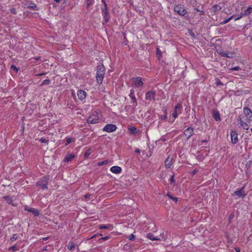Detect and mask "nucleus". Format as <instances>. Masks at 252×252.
Wrapping results in <instances>:
<instances>
[{
    "label": "nucleus",
    "instance_id": "obj_1",
    "mask_svg": "<svg viewBox=\"0 0 252 252\" xmlns=\"http://www.w3.org/2000/svg\"><path fill=\"white\" fill-rule=\"evenodd\" d=\"M105 74V68L103 64H99L97 67L96 78L98 84H101L102 82L104 75Z\"/></svg>",
    "mask_w": 252,
    "mask_h": 252
},
{
    "label": "nucleus",
    "instance_id": "obj_2",
    "mask_svg": "<svg viewBox=\"0 0 252 252\" xmlns=\"http://www.w3.org/2000/svg\"><path fill=\"white\" fill-rule=\"evenodd\" d=\"M132 86L135 88L141 90L144 86V82L142 81V78L140 77L133 78L132 79Z\"/></svg>",
    "mask_w": 252,
    "mask_h": 252
},
{
    "label": "nucleus",
    "instance_id": "obj_3",
    "mask_svg": "<svg viewBox=\"0 0 252 252\" xmlns=\"http://www.w3.org/2000/svg\"><path fill=\"white\" fill-rule=\"evenodd\" d=\"M238 125H239V127L243 128L244 129L248 130L249 128V126L248 124V122L243 117V115H240L239 118L237 119Z\"/></svg>",
    "mask_w": 252,
    "mask_h": 252
},
{
    "label": "nucleus",
    "instance_id": "obj_4",
    "mask_svg": "<svg viewBox=\"0 0 252 252\" xmlns=\"http://www.w3.org/2000/svg\"><path fill=\"white\" fill-rule=\"evenodd\" d=\"M238 125H239V127L243 128L244 129L248 130L249 128V126L248 124V122L243 117V115H240L239 118L237 119Z\"/></svg>",
    "mask_w": 252,
    "mask_h": 252
},
{
    "label": "nucleus",
    "instance_id": "obj_5",
    "mask_svg": "<svg viewBox=\"0 0 252 252\" xmlns=\"http://www.w3.org/2000/svg\"><path fill=\"white\" fill-rule=\"evenodd\" d=\"M243 114L241 115H243V117H245V118L246 119L248 122H251L252 121V111L248 107H245L243 109Z\"/></svg>",
    "mask_w": 252,
    "mask_h": 252
},
{
    "label": "nucleus",
    "instance_id": "obj_6",
    "mask_svg": "<svg viewBox=\"0 0 252 252\" xmlns=\"http://www.w3.org/2000/svg\"><path fill=\"white\" fill-rule=\"evenodd\" d=\"M155 96L156 91L153 90L148 91L145 94L146 99L150 101L155 100Z\"/></svg>",
    "mask_w": 252,
    "mask_h": 252
},
{
    "label": "nucleus",
    "instance_id": "obj_7",
    "mask_svg": "<svg viewBox=\"0 0 252 252\" xmlns=\"http://www.w3.org/2000/svg\"><path fill=\"white\" fill-rule=\"evenodd\" d=\"M99 122V119L98 117L95 114L90 115L87 120V122L89 124H94L98 123Z\"/></svg>",
    "mask_w": 252,
    "mask_h": 252
},
{
    "label": "nucleus",
    "instance_id": "obj_8",
    "mask_svg": "<svg viewBox=\"0 0 252 252\" xmlns=\"http://www.w3.org/2000/svg\"><path fill=\"white\" fill-rule=\"evenodd\" d=\"M182 108V105L181 103H178L174 107V112L172 113L173 117L175 119L178 117V113H181V109Z\"/></svg>",
    "mask_w": 252,
    "mask_h": 252
},
{
    "label": "nucleus",
    "instance_id": "obj_9",
    "mask_svg": "<svg viewBox=\"0 0 252 252\" xmlns=\"http://www.w3.org/2000/svg\"><path fill=\"white\" fill-rule=\"evenodd\" d=\"M117 129V126L114 124H107L103 128V130L107 132H112L115 131Z\"/></svg>",
    "mask_w": 252,
    "mask_h": 252
},
{
    "label": "nucleus",
    "instance_id": "obj_10",
    "mask_svg": "<svg viewBox=\"0 0 252 252\" xmlns=\"http://www.w3.org/2000/svg\"><path fill=\"white\" fill-rule=\"evenodd\" d=\"M147 238L151 240L155 241H161V240H165L166 238H165L164 236V233H162L160 234V237H155L154 236V235L152 234H148L147 236Z\"/></svg>",
    "mask_w": 252,
    "mask_h": 252
},
{
    "label": "nucleus",
    "instance_id": "obj_11",
    "mask_svg": "<svg viewBox=\"0 0 252 252\" xmlns=\"http://www.w3.org/2000/svg\"><path fill=\"white\" fill-rule=\"evenodd\" d=\"M174 10L181 16H185L187 13L184 8L181 5L176 6L174 8Z\"/></svg>",
    "mask_w": 252,
    "mask_h": 252
},
{
    "label": "nucleus",
    "instance_id": "obj_12",
    "mask_svg": "<svg viewBox=\"0 0 252 252\" xmlns=\"http://www.w3.org/2000/svg\"><path fill=\"white\" fill-rule=\"evenodd\" d=\"M193 128L191 127H189L185 130L184 134L187 139H189L193 135Z\"/></svg>",
    "mask_w": 252,
    "mask_h": 252
},
{
    "label": "nucleus",
    "instance_id": "obj_13",
    "mask_svg": "<svg viewBox=\"0 0 252 252\" xmlns=\"http://www.w3.org/2000/svg\"><path fill=\"white\" fill-rule=\"evenodd\" d=\"M231 140L233 144H236L238 142V134L235 131H231L230 133Z\"/></svg>",
    "mask_w": 252,
    "mask_h": 252
},
{
    "label": "nucleus",
    "instance_id": "obj_14",
    "mask_svg": "<svg viewBox=\"0 0 252 252\" xmlns=\"http://www.w3.org/2000/svg\"><path fill=\"white\" fill-rule=\"evenodd\" d=\"M110 171L115 174H119L122 172V168L118 166H114L111 167Z\"/></svg>",
    "mask_w": 252,
    "mask_h": 252
},
{
    "label": "nucleus",
    "instance_id": "obj_15",
    "mask_svg": "<svg viewBox=\"0 0 252 252\" xmlns=\"http://www.w3.org/2000/svg\"><path fill=\"white\" fill-rule=\"evenodd\" d=\"M86 92L83 90H79L77 92V95L81 100L84 99L86 97Z\"/></svg>",
    "mask_w": 252,
    "mask_h": 252
},
{
    "label": "nucleus",
    "instance_id": "obj_16",
    "mask_svg": "<svg viewBox=\"0 0 252 252\" xmlns=\"http://www.w3.org/2000/svg\"><path fill=\"white\" fill-rule=\"evenodd\" d=\"M173 163V158L168 157L165 160V165L166 168H169Z\"/></svg>",
    "mask_w": 252,
    "mask_h": 252
},
{
    "label": "nucleus",
    "instance_id": "obj_17",
    "mask_svg": "<svg viewBox=\"0 0 252 252\" xmlns=\"http://www.w3.org/2000/svg\"><path fill=\"white\" fill-rule=\"evenodd\" d=\"M233 195H236V196H238V197H240L242 196H245L246 194L244 193V191L243 190V188H242L240 190L235 191L233 193Z\"/></svg>",
    "mask_w": 252,
    "mask_h": 252
},
{
    "label": "nucleus",
    "instance_id": "obj_18",
    "mask_svg": "<svg viewBox=\"0 0 252 252\" xmlns=\"http://www.w3.org/2000/svg\"><path fill=\"white\" fill-rule=\"evenodd\" d=\"M25 210L26 211H28V212H31L35 216H38L39 215L38 211L37 209H35L34 208H29L26 207L25 208Z\"/></svg>",
    "mask_w": 252,
    "mask_h": 252
},
{
    "label": "nucleus",
    "instance_id": "obj_19",
    "mask_svg": "<svg viewBox=\"0 0 252 252\" xmlns=\"http://www.w3.org/2000/svg\"><path fill=\"white\" fill-rule=\"evenodd\" d=\"M102 2L103 3L104 7L101 8L102 14H106L109 13L107 5L105 0H101Z\"/></svg>",
    "mask_w": 252,
    "mask_h": 252
},
{
    "label": "nucleus",
    "instance_id": "obj_20",
    "mask_svg": "<svg viewBox=\"0 0 252 252\" xmlns=\"http://www.w3.org/2000/svg\"><path fill=\"white\" fill-rule=\"evenodd\" d=\"M128 130L129 132L134 135L137 134L139 132V130L135 127L133 126H129L128 127Z\"/></svg>",
    "mask_w": 252,
    "mask_h": 252
},
{
    "label": "nucleus",
    "instance_id": "obj_21",
    "mask_svg": "<svg viewBox=\"0 0 252 252\" xmlns=\"http://www.w3.org/2000/svg\"><path fill=\"white\" fill-rule=\"evenodd\" d=\"M213 117L216 121H220V117L219 112L214 111L213 113Z\"/></svg>",
    "mask_w": 252,
    "mask_h": 252
},
{
    "label": "nucleus",
    "instance_id": "obj_22",
    "mask_svg": "<svg viewBox=\"0 0 252 252\" xmlns=\"http://www.w3.org/2000/svg\"><path fill=\"white\" fill-rule=\"evenodd\" d=\"M74 158V155L72 154H67L64 158V160L66 162L71 161Z\"/></svg>",
    "mask_w": 252,
    "mask_h": 252
},
{
    "label": "nucleus",
    "instance_id": "obj_23",
    "mask_svg": "<svg viewBox=\"0 0 252 252\" xmlns=\"http://www.w3.org/2000/svg\"><path fill=\"white\" fill-rule=\"evenodd\" d=\"M252 12V7H249L247 9L245 10L243 13L242 15L248 16Z\"/></svg>",
    "mask_w": 252,
    "mask_h": 252
},
{
    "label": "nucleus",
    "instance_id": "obj_24",
    "mask_svg": "<svg viewBox=\"0 0 252 252\" xmlns=\"http://www.w3.org/2000/svg\"><path fill=\"white\" fill-rule=\"evenodd\" d=\"M104 21L105 23H108L109 21V13H106V14H102Z\"/></svg>",
    "mask_w": 252,
    "mask_h": 252
},
{
    "label": "nucleus",
    "instance_id": "obj_25",
    "mask_svg": "<svg viewBox=\"0 0 252 252\" xmlns=\"http://www.w3.org/2000/svg\"><path fill=\"white\" fill-rule=\"evenodd\" d=\"M3 198H4L5 199V200L7 201V202L8 204L14 205L12 203L13 199H12V197L9 196H4L3 197Z\"/></svg>",
    "mask_w": 252,
    "mask_h": 252
},
{
    "label": "nucleus",
    "instance_id": "obj_26",
    "mask_svg": "<svg viewBox=\"0 0 252 252\" xmlns=\"http://www.w3.org/2000/svg\"><path fill=\"white\" fill-rule=\"evenodd\" d=\"M37 185L40 187L43 190L47 189V185H44V184H43V183L38 182L37 183Z\"/></svg>",
    "mask_w": 252,
    "mask_h": 252
},
{
    "label": "nucleus",
    "instance_id": "obj_27",
    "mask_svg": "<svg viewBox=\"0 0 252 252\" xmlns=\"http://www.w3.org/2000/svg\"><path fill=\"white\" fill-rule=\"evenodd\" d=\"M225 57L228 58H233L234 57V52H226Z\"/></svg>",
    "mask_w": 252,
    "mask_h": 252
},
{
    "label": "nucleus",
    "instance_id": "obj_28",
    "mask_svg": "<svg viewBox=\"0 0 252 252\" xmlns=\"http://www.w3.org/2000/svg\"><path fill=\"white\" fill-rule=\"evenodd\" d=\"M48 180H49V178L48 177L45 176V177H43L41 179V180L39 181V182L43 183V184H44V185H47Z\"/></svg>",
    "mask_w": 252,
    "mask_h": 252
},
{
    "label": "nucleus",
    "instance_id": "obj_29",
    "mask_svg": "<svg viewBox=\"0 0 252 252\" xmlns=\"http://www.w3.org/2000/svg\"><path fill=\"white\" fill-rule=\"evenodd\" d=\"M167 196L171 199H172L174 202L177 203L178 202V198L176 197L173 196L171 194L168 193Z\"/></svg>",
    "mask_w": 252,
    "mask_h": 252
},
{
    "label": "nucleus",
    "instance_id": "obj_30",
    "mask_svg": "<svg viewBox=\"0 0 252 252\" xmlns=\"http://www.w3.org/2000/svg\"><path fill=\"white\" fill-rule=\"evenodd\" d=\"M100 229H110L112 227V225L108 224V225H100L99 226Z\"/></svg>",
    "mask_w": 252,
    "mask_h": 252
},
{
    "label": "nucleus",
    "instance_id": "obj_31",
    "mask_svg": "<svg viewBox=\"0 0 252 252\" xmlns=\"http://www.w3.org/2000/svg\"><path fill=\"white\" fill-rule=\"evenodd\" d=\"M75 244L73 242H69L67 245V249L69 250H72L74 249Z\"/></svg>",
    "mask_w": 252,
    "mask_h": 252
},
{
    "label": "nucleus",
    "instance_id": "obj_32",
    "mask_svg": "<svg viewBox=\"0 0 252 252\" xmlns=\"http://www.w3.org/2000/svg\"><path fill=\"white\" fill-rule=\"evenodd\" d=\"M36 7V5L34 3H29L27 4V8L32 9H35Z\"/></svg>",
    "mask_w": 252,
    "mask_h": 252
},
{
    "label": "nucleus",
    "instance_id": "obj_33",
    "mask_svg": "<svg viewBox=\"0 0 252 252\" xmlns=\"http://www.w3.org/2000/svg\"><path fill=\"white\" fill-rule=\"evenodd\" d=\"M221 7L218 5H215L213 6V10L214 11L216 12L220 10Z\"/></svg>",
    "mask_w": 252,
    "mask_h": 252
},
{
    "label": "nucleus",
    "instance_id": "obj_34",
    "mask_svg": "<svg viewBox=\"0 0 252 252\" xmlns=\"http://www.w3.org/2000/svg\"><path fill=\"white\" fill-rule=\"evenodd\" d=\"M109 162L108 160H105L103 161L98 162L97 165L99 166L107 164Z\"/></svg>",
    "mask_w": 252,
    "mask_h": 252
},
{
    "label": "nucleus",
    "instance_id": "obj_35",
    "mask_svg": "<svg viewBox=\"0 0 252 252\" xmlns=\"http://www.w3.org/2000/svg\"><path fill=\"white\" fill-rule=\"evenodd\" d=\"M240 69H241V68L239 66H235V67L230 68L229 69V73H231V71L239 70Z\"/></svg>",
    "mask_w": 252,
    "mask_h": 252
},
{
    "label": "nucleus",
    "instance_id": "obj_36",
    "mask_svg": "<svg viewBox=\"0 0 252 252\" xmlns=\"http://www.w3.org/2000/svg\"><path fill=\"white\" fill-rule=\"evenodd\" d=\"M50 83V80L49 79L44 80L42 83L40 84V86H43L44 85H49Z\"/></svg>",
    "mask_w": 252,
    "mask_h": 252
},
{
    "label": "nucleus",
    "instance_id": "obj_37",
    "mask_svg": "<svg viewBox=\"0 0 252 252\" xmlns=\"http://www.w3.org/2000/svg\"><path fill=\"white\" fill-rule=\"evenodd\" d=\"M9 251H12L13 252L18 251V249L17 248L16 245H13L12 247H10L9 249Z\"/></svg>",
    "mask_w": 252,
    "mask_h": 252
},
{
    "label": "nucleus",
    "instance_id": "obj_38",
    "mask_svg": "<svg viewBox=\"0 0 252 252\" xmlns=\"http://www.w3.org/2000/svg\"><path fill=\"white\" fill-rule=\"evenodd\" d=\"M17 238H18L17 235L15 234L13 235V236L10 238V240L13 242V241L16 240Z\"/></svg>",
    "mask_w": 252,
    "mask_h": 252
},
{
    "label": "nucleus",
    "instance_id": "obj_39",
    "mask_svg": "<svg viewBox=\"0 0 252 252\" xmlns=\"http://www.w3.org/2000/svg\"><path fill=\"white\" fill-rule=\"evenodd\" d=\"M219 53L221 57H225L226 52H225L223 50L220 51Z\"/></svg>",
    "mask_w": 252,
    "mask_h": 252
},
{
    "label": "nucleus",
    "instance_id": "obj_40",
    "mask_svg": "<svg viewBox=\"0 0 252 252\" xmlns=\"http://www.w3.org/2000/svg\"><path fill=\"white\" fill-rule=\"evenodd\" d=\"M66 143L65 144V145H66H66H68L69 144H70V143L71 142V141H72V139H71V138H69V137L67 138H66Z\"/></svg>",
    "mask_w": 252,
    "mask_h": 252
},
{
    "label": "nucleus",
    "instance_id": "obj_41",
    "mask_svg": "<svg viewBox=\"0 0 252 252\" xmlns=\"http://www.w3.org/2000/svg\"><path fill=\"white\" fill-rule=\"evenodd\" d=\"M129 96H130V97L131 98L132 97H133V96H135L134 95V91L133 90H130V94H129Z\"/></svg>",
    "mask_w": 252,
    "mask_h": 252
},
{
    "label": "nucleus",
    "instance_id": "obj_42",
    "mask_svg": "<svg viewBox=\"0 0 252 252\" xmlns=\"http://www.w3.org/2000/svg\"><path fill=\"white\" fill-rule=\"evenodd\" d=\"M233 17V16H232L230 17H229V18L226 19L223 22H222V23L226 24V23H228L231 19H232Z\"/></svg>",
    "mask_w": 252,
    "mask_h": 252
},
{
    "label": "nucleus",
    "instance_id": "obj_43",
    "mask_svg": "<svg viewBox=\"0 0 252 252\" xmlns=\"http://www.w3.org/2000/svg\"><path fill=\"white\" fill-rule=\"evenodd\" d=\"M109 236H105V237H101L100 238L99 240H103V241H106L108 239H109Z\"/></svg>",
    "mask_w": 252,
    "mask_h": 252
},
{
    "label": "nucleus",
    "instance_id": "obj_44",
    "mask_svg": "<svg viewBox=\"0 0 252 252\" xmlns=\"http://www.w3.org/2000/svg\"><path fill=\"white\" fill-rule=\"evenodd\" d=\"M135 238V236L133 234H130L128 237V239L129 240H133Z\"/></svg>",
    "mask_w": 252,
    "mask_h": 252
},
{
    "label": "nucleus",
    "instance_id": "obj_45",
    "mask_svg": "<svg viewBox=\"0 0 252 252\" xmlns=\"http://www.w3.org/2000/svg\"><path fill=\"white\" fill-rule=\"evenodd\" d=\"M10 12L13 14H16L17 13L16 8H12L10 9Z\"/></svg>",
    "mask_w": 252,
    "mask_h": 252
},
{
    "label": "nucleus",
    "instance_id": "obj_46",
    "mask_svg": "<svg viewBox=\"0 0 252 252\" xmlns=\"http://www.w3.org/2000/svg\"><path fill=\"white\" fill-rule=\"evenodd\" d=\"M39 141L41 142V143H46L47 142V141L45 138H40L39 140Z\"/></svg>",
    "mask_w": 252,
    "mask_h": 252
},
{
    "label": "nucleus",
    "instance_id": "obj_47",
    "mask_svg": "<svg viewBox=\"0 0 252 252\" xmlns=\"http://www.w3.org/2000/svg\"><path fill=\"white\" fill-rule=\"evenodd\" d=\"M157 54L158 57H160L161 55V52L158 48H157Z\"/></svg>",
    "mask_w": 252,
    "mask_h": 252
},
{
    "label": "nucleus",
    "instance_id": "obj_48",
    "mask_svg": "<svg viewBox=\"0 0 252 252\" xmlns=\"http://www.w3.org/2000/svg\"><path fill=\"white\" fill-rule=\"evenodd\" d=\"M90 155V152L89 150H88L87 152H86L85 154V157L86 158H87L88 156H89Z\"/></svg>",
    "mask_w": 252,
    "mask_h": 252
},
{
    "label": "nucleus",
    "instance_id": "obj_49",
    "mask_svg": "<svg viewBox=\"0 0 252 252\" xmlns=\"http://www.w3.org/2000/svg\"><path fill=\"white\" fill-rule=\"evenodd\" d=\"M244 16V15H242V13H241V15L239 16H238L237 18L235 19V21L239 20L242 17Z\"/></svg>",
    "mask_w": 252,
    "mask_h": 252
},
{
    "label": "nucleus",
    "instance_id": "obj_50",
    "mask_svg": "<svg viewBox=\"0 0 252 252\" xmlns=\"http://www.w3.org/2000/svg\"><path fill=\"white\" fill-rule=\"evenodd\" d=\"M216 84L217 85H222L221 81L219 79H217L216 81Z\"/></svg>",
    "mask_w": 252,
    "mask_h": 252
},
{
    "label": "nucleus",
    "instance_id": "obj_51",
    "mask_svg": "<svg viewBox=\"0 0 252 252\" xmlns=\"http://www.w3.org/2000/svg\"><path fill=\"white\" fill-rule=\"evenodd\" d=\"M132 103L133 106H134V107H136L137 106V101H132Z\"/></svg>",
    "mask_w": 252,
    "mask_h": 252
},
{
    "label": "nucleus",
    "instance_id": "obj_52",
    "mask_svg": "<svg viewBox=\"0 0 252 252\" xmlns=\"http://www.w3.org/2000/svg\"><path fill=\"white\" fill-rule=\"evenodd\" d=\"M93 0H87V3L88 5H89L92 3Z\"/></svg>",
    "mask_w": 252,
    "mask_h": 252
},
{
    "label": "nucleus",
    "instance_id": "obj_53",
    "mask_svg": "<svg viewBox=\"0 0 252 252\" xmlns=\"http://www.w3.org/2000/svg\"><path fill=\"white\" fill-rule=\"evenodd\" d=\"M90 195L89 194H86L85 196H84V197L86 198V199H89L90 198Z\"/></svg>",
    "mask_w": 252,
    "mask_h": 252
},
{
    "label": "nucleus",
    "instance_id": "obj_54",
    "mask_svg": "<svg viewBox=\"0 0 252 252\" xmlns=\"http://www.w3.org/2000/svg\"><path fill=\"white\" fill-rule=\"evenodd\" d=\"M131 99L132 100V101H137L136 98L135 96H133V97L131 98Z\"/></svg>",
    "mask_w": 252,
    "mask_h": 252
},
{
    "label": "nucleus",
    "instance_id": "obj_55",
    "mask_svg": "<svg viewBox=\"0 0 252 252\" xmlns=\"http://www.w3.org/2000/svg\"><path fill=\"white\" fill-rule=\"evenodd\" d=\"M235 251H236V252H240V250L238 248H235Z\"/></svg>",
    "mask_w": 252,
    "mask_h": 252
},
{
    "label": "nucleus",
    "instance_id": "obj_56",
    "mask_svg": "<svg viewBox=\"0 0 252 252\" xmlns=\"http://www.w3.org/2000/svg\"><path fill=\"white\" fill-rule=\"evenodd\" d=\"M170 182L172 183L174 182L173 180V176H172L170 179Z\"/></svg>",
    "mask_w": 252,
    "mask_h": 252
},
{
    "label": "nucleus",
    "instance_id": "obj_57",
    "mask_svg": "<svg viewBox=\"0 0 252 252\" xmlns=\"http://www.w3.org/2000/svg\"><path fill=\"white\" fill-rule=\"evenodd\" d=\"M197 11L200 12V15H203L204 14V12L203 11H200L199 10H197Z\"/></svg>",
    "mask_w": 252,
    "mask_h": 252
},
{
    "label": "nucleus",
    "instance_id": "obj_58",
    "mask_svg": "<svg viewBox=\"0 0 252 252\" xmlns=\"http://www.w3.org/2000/svg\"><path fill=\"white\" fill-rule=\"evenodd\" d=\"M197 172V170L196 169H195L193 171L192 173L193 174H195Z\"/></svg>",
    "mask_w": 252,
    "mask_h": 252
},
{
    "label": "nucleus",
    "instance_id": "obj_59",
    "mask_svg": "<svg viewBox=\"0 0 252 252\" xmlns=\"http://www.w3.org/2000/svg\"><path fill=\"white\" fill-rule=\"evenodd\" d=\"M135 152H136V153H140V150H139V149H136V150H135Z\"/></svg>",
    "mask_w": 252,
    "mask_h": 252
},
{
    "label": "nucleus",
    "instance_id": "obj_60",
    "mask_svg": "<svg viewBox=\"0 0 252 252\" xmlns=\"http://www.w3.org/2000/svg\"><path fill=\"white\" fill-rule=\"evenodd\" d=\"M12 67H13L14 68V69H15L17 71H18V69H17V68L15 66L12 65Z\"/></svg>",
    "mask_w": 252,
    "mask_h": 252
},
{
    "label": "nucleus",
    "instance_id": "obj_61",
    "mask_svg": "<svg viewBox=\"0 0 252 252\" xmlns=\"http://www.w3.org/2000/svg\"><path fill=\"white\" fill-rule=\"evenodd\" d=\"M43 74H44V73H40V74H38L36 75H37V76H41V75H42Z\"/></svg>",
    "mask_w": 252,
    "mask_h": 252
},
{
    "label": "nucleus",
    "instance_id": "obj_62",
    "mask_svg": "<svg viewBox=\"0 0 252 252\" xmlns=\"http://www.w3.org/2000/svg\"><path fill=\"white\" fill-rule=\"evenodd\" d=\"M207 142V140H204V141H202V143H206Z\"/></svg>",
    "mask_w": 252,
    "mask_h": 252
},
{
    "label": "nucleus",
    "instance_id": "obj_63",
    "mask_svg": "<svg viewBox=\"0 0 252 252\" xmlns=\"http://www.w3.org/2000/svg\"><path fill=\"white\" fill-rule=\"evenodd\" d=\"M233 217V215H231L230 216V218H232Z\"/></svg>",
    "mask_w": 252,
    "mask_h": 252
},
{
    "label": "nucleus",
    "instance_id": "obj_64",
    "mask_svg": "<svg viewBox=\"0 0 252 252\" xmlns=\"http://www.w3.org/2000/svg\"><path fill=\"white\" fill-rule=\"evenodd\" d=\"M55 1H57V2H59L61 0H54Z\"/></svg>",
    "mask_w": 252,
    "mask_h": 252
}]
</instances>
